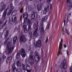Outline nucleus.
<instances>
[{
    "label": "nucleus",
    "instance_id": "obj_1",
    "mask_svg": "<svg viewBox=\"0 0 72 72\" xmlns=\"http://www.w3.org/2000/svg\"><path fill=\"white\" fill-rule=\"evenodd\" d=\"M39 26L38 24H36V23L33 24V29L36 28L33 33V37L34 39H36L39 36V33L37 32L38 31V27Z\"/></svg>",
    "mask_w": 72,
    "mask_h": 72
},
{
    "label": "nucleus",
    "instance_id": "obj_2",
    "mask_svg": "<svg viewBox=\"0 0 72 72\" xmlns=\"http://www.w3.org/2000/svg\"><path fill=\"white\" fill-rule=\"evenodd\" d=\"M12 43L11 42H9L8 44H7L6 48L7 50V53L8 54H11L12 53V51L14 49V47L12 46Z\"/></svg>",
    "mask_w": 72,
    "mask_h": 72
},
{
    "label": "nucleus",
    "instance_id": "obj_3",
    "mask_svg": "<svg viewBox=\"0 0 72 72\" xmlns=\"http://www.w3.org/2000/svg\"><path fill=\"white\" fill-rule=\"evenodd\" d=\"M46 19H47V17H46V16L43 17L41 19V21L40 22V25H41V30H40V32L42 33L44 31V28L43 26H44V22H43L45 21L46 20Z\"/></svg>",
    "mask_w": 72,
    "mask_h": 72
},
{
    "label": "nucleus",
    "instance_id": "obj_4",
    "mask_svg": "<svg viewBox=\"0 0 72 72\" xmlns=\"http://www.w3.org/2000/svg\"><path fill=\"white\" fill-rule=\"evenodd\" d=\"M33 45L35 48H40L41 47V40H38L36 43H33Z\"/></svg>",
    "mask_w": 72,
    "mask_h": 72
},
{
    "label": "nucleus",
    "instance_id": "obj_5",
    "mask_svg": "<svg viewBox=\"0 0 72 72\" xmlns=\"http://www.w3.org/2000/svg\"><path fill=\"white\" fill-rule=\"evenodd\" d=\"M14 8V7L13 6L12 3H11L8 6V8L6 9H7V10H9V11L7 14L8 15H10Z\"/></svg>",
    "mask_w": 72,
    "mask_h": 72
},
{
    "label": "nucleus",
    "instance_id": "obj_6",
    "mask_svg": "<svg viewBox=\"0 0 72 72\" xmlns=\"http://www.w3.org/2000/svg\"><path fill=\"white\" fill-rule=\"evenodd\" d=\"M8 18H9L10 23H11V22H14L15 23H17V17H12V16L11 15V16H9ZM13 18H14V19Z\"/></svg>",
    "mask_w": 72,
    "mask_h": 72
},
{
    "label": "nucleus",
    "instance_id": "obj_7",
    "mask_svg": "<svg viewBox=\"0 0 72 72\" xmlns=\"http://www.w3.org/2000/svg\"><path fill=\"white\" fill-rule=\"evenodd\" d=\"M67 62L66 61V59H64L63 61L62 64H61L60 66V68H63L64 69H66L67 67V64H66Z\"/></svg>",
    "mask_w": 72,
    "mask_h": 72
},
{
    "label": "nucleus",
    "instance_id": "obj_8",
    "mask_svg": "<svg viewBox=\"0 0 72 72\" xmlns=\"http://www.w3.org/2000/svg\"><path fill=\"white\" fill-rule=\"evenodd\" d=\"M26 38L25 36L23 35H21L20 38V42L21 44H24L26 42Z\"/></svg>",
    "mask_w": 72,
    "mask_h": 72
},
{
    "label": "nucleus",
    "instance_id": "obj_9",
    "mask_svg": "<svg viewBox=\"0 0 72 72\" xmlns=\"http://www.w3.org/2000/svg\"><path fill=\"white\" fill-rule=\"evenodd\" d=\"M27 25L28 26V30H32V28H31V26L32 24V23L31 21V20L29 19H28V23Z\"/></svg>",
    "mask_w": 72,
    "mask_h": 72
},
{
    "label": "nucleus",
    "instance_id": "obj_10",
    "mask_svg": "<svg viewBox=\"0 0 72 72\" xmlns=\"http://www.w3.org/2000/svg\"><path fill=\"white\" fill-rule=\"evenodd\" d=\"M4 36L5 39H6L4 43V45H7V42H8V40H9V38L8 37V38H7V37H8V33H5V34L4 35Z\"/></svg>",
    "mask_w": 72,
    "mask_h": 72
},
{
    "label": "nucleus",
    "instance_id": "obj_11",
    "mask_svg": "<svg viewBox=\"0 0 72 72\" xmlns=\"http://www.w3.org/2000/svg\"><path fill=\"white\" fill-rule=\"evenodd\" d=\"M21 56L23 58H24L26 56V51L23 48L21 49Z\"/></svg>",
    "mask_w": 72,
    "mask_h": 72
},
{
    "label": "nucleus",
    "instance_id": "obj_12",
    "mask_svg": "<svg viewBox=\"0 0 72 72\" xmlns=\"http://www.w3.org/2000/svg\"><path fill=\"white\" fill-rule=\"evenodd\" d=\"M8 12V9H5L3 14V16L2 17V19L3 21H4L5 19V17H6V13Z\"/></svg>",
    "mask_w": 72,
    "mask_h": 72
},
{
    "label": "nucleus",
    "instance_id": "obj_13",
    "mask_svg": "<svg viewBox=\"0 0 72 72\" xmlns=\"http://www.w3.org/2000/svg\"><path fill=\"white\" fill-rule=\"evenodd\" d=\"M50 8V6L48 5L46 6V7L44 9V10L43 11V13L44 14H46L47 12V10L49 9V8Z\"/></svg>",
    "mask_w": 72,
    "mask_h": 72
},
{
    "label": "nucleus",
    "instance_id": "obj_14",
    "mask_svg": "<svg viewBox=\"0 0 72 72\" xmlns=\"http://www.w3.org/2000/svg\"><path fill=\"white\" fill-rule=\"evenodd\" d=\"M42 6V3H39L37 5V9L38 11L39 12V11H40L41 10Z\"/></svg>",
    "mask_w": 72,
    "mask_h": 72
},
{
    "label": "nucleus",
    "instance_id": "obj_15",
    "mask_svg": "<svg viewBox=\"0 0 72 72\" xmlns=\"http://www.w3.org/2000/svg\"><path fill=\"white\" fill-rule=\"evenodd\" d=\"M22 25V27L23 28L24 27V32L25 33H27L29 30H28H28H27V25Z\"/></svg>",
    "mask_w": 72,
    "mask_h": 72
},
{
    "label": "nucleus",
    "instance_id": "obj_16",
    "mask_svg": "<svg viewBox=\"0 0 72 72\" xmlns=\"http://www.w3.org/2000/svg\"><path fill=\"white\" fill-rule=\"evenodd\" d=\"M16 65L17 67H21L22 66V64L21 63V61L17 60L16 62Z\"/></svg>",
    "mask_w": 72,
    "mask_h": 72
},
{
    "label": "nucleus",
    "instance_id": "obj_17",
    "mask_svg": "<svg viewBox=\"0 0 72 72\" xmlns=\"http://www.w3.org/2000/svg\"><path fill=\"white\" fill-rule=\"evenodd\" d=\"M62 42H60V45L59 46V48H58V51L59 52V54H62V52H60V50L62 48Z\"/></svg>",
    "mask_w": 72,
    "mask_h": 72
},
{
    "label": "nucleus",
    "instance_id": "obj_18",
    "mask_svg": "<svg viewBox=\"0 0 72 72\" xmlns=\"http://www.w3.org/2000/svg\"><path fill=\"white\" fill-rule=\"evenodd\" d=\"M23 17L24 19H27L28 18V14L26 12L24 13Z\"/></svg>",
    "mask_w": 72,
    "mask_h": 72
},
{
    "label": "nucleus",
    "instance_id": "obj_19",
    "mask_svg": "<svg viewBox=\"0 0 72 72\" xmlns=\"http://www.w3.org/2000/svg\"><path fill=\"white\" fill-rule=\"evenodd\" d=\"M18 39V37L16 36L15 37L13 38V43L14 44H15L16 43V41Z\"/></svg>",
    "mask_w": 72,
    "mask_h": 72
},
{
    "label": "nucleus",
    "instance_id": "obj_20",
    "mask_svg": "<svg viewBox=\"0 0 72 72\" xmlns=\"http://www.w3.org/2000/svg\"><path fill=\"white\" fill-rule=\"evenodd\" d=\"M5 8H6V4H3L1 8V11H3V10H4Z\"/></svg>",
    "mask_w": 72,
    "mask_h": 72
},
{
    "label": "nucleus",
    "instance_id": "obj_21",
    "mask_svg": "<svg viewBox=\"0 0 72 72\" xmlns=\"http://www.w3.org/2000/svg\"><path fill=\"white\" fill-rule=\"evenodd\" d=\"M22 70L23 71H26V66L23 63L22 64Z\"/></svg>",
    "mask_w": 72,
    "mask_h": 72
},
{
    "label": "nucleus",
    "instance_id": "obj_22",
    "mask_svg": "<svg viewBox=\"0 0 72 72\" xmlns=\"http://www.w3.org/2000/svg\"><path fill=\"white\" fill-rule=\"evenodd\" d=\"M21 55L19 53H17L16 55V58H17V59H19V58H20V56Z\"/></svg>",
    "mask_w": 72,
    "mask_h": 72
},
{
    "label": "nucleus",
    "instance_id": "obj_23",
    "mask_svg": "<svg viewBox=\"0 0 72 72\" xmlns=\"http://www.w3.org/2000/svg\"><path fill=\"white\" fill-rule=\"evenodd\" d=\"M12 56L8 57L7 59L6 63H8V60H12Z\"/></svg>",
    "mask_w": 72,
    "mask_h": 72
},
{
    "label": "nucleus",
    "instance_id": "obj_24",
    "mask_svg": "<svg viewBox=\"0 0 72 72\" xmlns=\"http://www.w3.org/2000/svg\"><path fill=\"white\" fill-rule=\"evenodd\" d=\"M29 58L30 59V60H34L33 59V55H31V54H30V56H29Z\"/></svg>",
    "mask_w": 72,
    "mask_h": 72
},
{
    "label": "nucleus",
    "instance_id": "obj_25",
    "mask_svg": "<svg viewBox=\"0 0 72 72\" xmlns=\"http://www.w3.org/2000/svg\"><path fill=\"white\" fill-rule=\"evenodd\" d=\"M35 60L37 62H38L40 60V57H39V56H38L36 59H35Z\"/></svg>",
    "mask_w": 72,
    "mask_h": 72
},
{
    "label": "nucleus",
    "instance_id": "obj_26",
    "mask_svg": "<svg viewBox=\"0 0 72 72\" xmlns=\"http://www.w3.org/2000/svg\"><path fill=\"white\" fill-rule=\"evenodd\" d=\"M27 19H24V21L23 22V25H24L27 22Z\"/></svg>",
    "mask_w": 72,
    "mask_h": 72
},
{
    "label": "nucleus",
    "instance_id": "obj_27",
    "mask_svg": "<svg viewBox=\"0 0 72 72\" xmlns=\"http://www.w3.org/2000/svg\"><path fill=\"white\" fill-rule=\"evenodd\" d=\"M30 63L31 65H32L34 63V60H30Z\"/></svg>",
    "mask_w": 72,
    "mask_h": 72
},
{
    "label": "nucleus",
    "instance_id": "obj_28",
    "mask_svg": "<svg viewBox=\"0 0 72 72\" xmlns=\"http://www.w3.org/2000/svg\"><path fill=\"white\" fill-rule=\"evenodd\" d=\"M69 8H71L72 7V2H70L69 4Z\"/></svg>",
    "mask_w": 72,
    "mask_h": 72
},
{
    "label": "nucleus",
    "instance_id": "obj_29",
    "mask_svg": "<svg viewBox=\"0 0 72 72\" xmlns=\"http://www.w3.org/2000/svg\"><path fill=\"white\" fill-rule=\"evenodd\" d=\"M29 36L30 37V38H32V37H33V34H32V33H29Z\"/></svg>",
    "mask_w": 72,
    "mask_h": 72
},
{
    "label": "nucleus",
    "instance_id": "obj_30",
    "mask_svg": "<svg viewBox=\"0 0 72 72\" xmlns=\"http://www.w3.org/2000/svg\"><path fill=\"white\" fill-rule=\"evenodd\" d=\"M32 19H33L34 18H35V14H32Z\"/></svg>",
    "mask_w": 72,
    "mask_h": 72
},
{
    "label": "nucleus",
    "instance_id": "obj_31",
    "mask_svg": "<svg viewBox=\"0 0 72 72\" xmlns=\"http://www.w3.org/2000/svg\"><path fill=\"white\" fill-rule=\"evenodd\" d=\"M18 72H21V69L19 68H18L16 70Z\"/></svg>",
    "mask_w": 72,
    "mask_h": 72
},
{
    "label": "nucleus",
    "instance_id": "obj_32",
    "mask_svg": "<svg viewBox=\"0 0 72 72\" xmlns=\"http://www.w3.org/2000/svg\"><path fill=\"white\" fill-rule=\"evenodd\" d=\"M15 62H14L13 63V65L12 66V67L13 69H16L15 68Z\"/></svg>",
    "mask_w": 72,
    "mask_h": 72
},
{
    "label": "nucleus",
    "instance_id": "obj_33",
    "mask_svg": "<svg viewBox=\"0 0 72 72\" xmlns=\"http://www.w3.org/2000/svg\"><path fill=\"white\" fill-rule=\"evenodd\" d=\"M66 33L68 35H69V33L68 32V30H67V29H66Z\"/></svg>",
    "mask_w": 72,
    "mask_h": 72
},
{
    "label": "nucleus",
    "instance_id": "obj_34",
    "mask_svg": "<svg viewBox=\"0 0 72 72\" xmlns=\"http://www.w3.org/2000/svg\"><path fill=\"white\" fill-rule=\"evenodd\" d=\"M6 23H7V21H6L5 22V23H4V25H3L2 26V27H4V26H6Z\"/></svg>",
    "mask_w": 72,
    "mask_h": 72
},
{
    "label": "nucleus",
    "instance_id": "obj_35",
    "mask_svg": "<svg viewBox=\"0 0 72 72\" xmlns=\"http://www.w3.org/2000/svg\"><path fill=\"white\" fill-rule=\"evenodd\" d=\"M50 1H51V0H47V2L48 4H49L50 3Z\"/></svg>",
    "mask_w": 72,
    "mask_h": 72
},
{
    "label": "nucleus",
    "instance_id": "obj_36",
    "mask_svg": "<svg viewBox=\"0 0 72 72\" xmlns=\"http://www.w3.org/2000/svg\"><path fill=\"white\" fill-rule=\"evenodd\" d=\"M15 14L16 13H15V11H14L12 12V15H15Z\"/></svg>",
    "mask_w": 72,
    "mask_h": 72
},
{
    "label": "nucleus",
    "instance_id": "obj_37",
    "mask_svg": "<svg viewBox=\"0 0 72 72\" xmlns=\"http://www.w3.org/2000/svg\"><path fill=\"white\" fill-rule=\"evenodd\" d=\"M35 56H37V57H38V53L36 52H35Z\"/></svg>",
    "mask_w": 72,
    "mask_h": 72
},
{
    "label": "nucleus",
    "instance_id": "obj_38",
    "mask_svg": "<svg viewBox=\"0 0 72 72\" xmlns=\"http://www.w3.org/2000/svg\"><path fill=\"white\" fill-rule=\"evenodd\" d=\"M50 26V24H48L47 26V28L48 29H49V26Z\"/></svg>",
    "mask_w": 72,
    "mask_h": 72
},
{
    "label": "nucleus",
    "instance_id": "obj_39",
    "mask_svg": "<svg viewBox=\"0 0 72 72\" xmlns=\"http://www.w3.org/2000/svg\"><path fill=\"white\" fill-rule=\"evenodd\" d=\"M66 1L67 4H68L70 2L71 0H66Z\"/></svg>",
    "mask_w": 72,
    "mask_h": 72
},
{
    "label": "nucleus",
    "instance_id": "obj_40",
    "mask_svg": "<svg viewBox=\"0 0 72 72\" xmlns=\"http://www.w3.org/2000/svg\"><path fill=\"white\" fill-rule=\"evenodd\" d=\"M26 70L27 72H31V70H28V69H26Z\"/></svg>",
    "mask_w": 72,
    "mask_h": 72
},
{
    "label": "nucleus",
    "instance_id": "obj_41",
    "mask_svg": "<svg viewBox=\"0 0 72 72\" xmlns=\"http://www.w3.org/2000/svg\"><path fill=\"white\" fill-rule=\"evenodd\" d=\"M23 7H22V8L21 9V10L20 11V12L21 13H22L23 12Z\"/></svg>",
    "mask_w": 72,
    "mask_h": 72
},
{
    "label": "nucleus",
    "instance_id": "obj_42",
    "mask_svg": "<svg viewBox=\"0 0 72 72\" xmlns=\"http://www.w3.org/2000/svg\"><path fill=\"white\" fill-rule=\"evenodd\" d=\"M17 71L16 69H13V72H15Z\"/></svg>",
    "mask_w": 72,
    "mask_h": 72
},
{
    "label": "nucleus",
    "instance_id": "obj_43",
    "mask_svg": "<svg viewBox=\"0 0 72 72\" xmlns=\"http://www.w3.org/2000/svg\"><path fill=\"white\" fill-rule=\"evenodd\" d=\"M46 43H47V42H48V38H46Z\"/></svg>",
    "mask_w": 72,
    "mask_h": 72
},
{
    "label": "nucleus",
    "instance_id": "obj_44",
    "mask_svg": "<svg viewBox=\"0 0 72 72\" xmlns=\"http://www.w3.org/2000/svg\"><path fill=\"white\" fill-rule=\"evenodd\" d=\"M27 67H29V68H30V66L28 65H27L26 66V69H27Z\"/></svg>",
    "mask_w": 72,
    "mask_h": 72
},
{
    "label": "nucleus",
    "instance_id": "obj_45",
    "mask_svg": "<svg viewBox=\"0 0 72 72\" xmlns=\"http://www.w3.org/2000/svg\"><path fill=\"white\" fill-rule=\"evenodd\" d=\"M70 72H72V67H70Z\"/></svg>",
    "mask_w": 72,
    "mask_h": 72
},
{
    "label": "nucleus",
    "instance_id": "obj_46",
    "mask_svg": "<svg viewBox=\"0 0 72 72\" xmlns=\"http://www.w3.org/2000/svg\"><path fill=\"white\" fill-rule=\"evenodd\" d=\"M36 23H37V24H37L38 26H39V21H37L36 22Z\"/></svg>",
    "mask_w": 72,
    "mask_h": 72
},
{
    "label": "nucleus",
    "instance_id": "obj_47",
    "mask_svg": "<svg viewBox=\"0 0 72 72\" xmlns=\"http://www.w3.org/2000/svg\"><path fill=\"white\" fill-rule=\"evenodd\" d=\"M22 15L21 16H20V21H22Z\"/></svg>",
    "mask_w": 72,
    "mask_h": 72
},
{
    "label": "nucleus",
    "instance_id": "obj_48",
    "mask_svg": "<svg viewBox=\"0 0 72 72\" xmlns=\"http://www.w3.org/2000/svg\"><path fill=\"white\" fill-rule=\"evenodd\" d=\"M3 59H5V58H6V56H5V55H3Z\"/></svg>",
    "mask_w": 72,
    "mask_h": 72
},
{
    "label": "nucleus",
    "instance_id": "obj_49",
    "mask_svg": "<svg viewBox=\"0 0 72 72\" xmlns=\"http://www.w3.org/2000/svg\"><path fill=\"white\" fill-rule=\"evenodd\" d=\"M1 61H2V58L1 57L0 58V64H1Z\"/></svg>",
    "mask_w": 72,
    "mask_h": 72
},
{
    "label": "nucleus",
    "instance_id": "obj_50",
    "mask_svg": "<svg viewBox=\"0 0 72 72\" xmlns=\"http://www.w3.org/2000/svg\"><path fill=\"white\" fill-rule=\"evenodd\" d=\"M66 52L67 53V55H68L69 52H68V50H66Z\"/></svg>",
    "mask_w": 72,
    "mask_h": 72
},
{
    "label": "nucleus",
    "instance_id": "obj_51",
    "mask_svg": "<svg viewBox=\"0 0 72 72\" xmlns=\"http://www.w3.org/2000/svg\"><path fill=\"white\" fill-rule=\"evenodd\" d=\"M70 18L69 17H68L67 19V22H68V21H69V19Z\"/></svg>",
    "mask_w": 72,
    "mask_h": 72
},
{
    "label": "nucleus",
    "instance_id": "obj_52",
    "mask_svg": "<svg viewBox=\"0 0 72 72\" xmlns=\"http://www.w3.org/2000/svg\"><path fill=\"white\" fill-rule=\"evenodd\" d=\"M52 69H53V67H52L51 68H50L51 71H50V72H51V71L52 70Z\"/></svg>",
    "mask_w": 72,
    "mask_h": 72
},
{
    "label": "nucleus",
    "instance_id": "obj_53",
    "mask_svg": "<svg viewBox=\"0 0 72 72\" xmlns=\"http://www.w3.org/2000/svg\"><path fill=\"white\" fill-rule=\"evenodd\" d=\"M67 47V46L66 44H64V48H66Z\"/></svg>",
    "mask_w": 72,
    "mask_h": 72
},
{
    "label": "nucleus",
    "instance_id": "obj_54",
    "mask_svg": "<svg viewBox=\"0 0 72 72\" xmlns=\"http://www.w3.org/2000/svg\"><path fill=\"white\" fill-rule=\"evenodd\" d=\"M29 9L31 10V9H32L31 8V7H29Z\"/></svg>",
    "mask_w": 72,
    "mask_h": 72
},
{
    "label": "nucleus",
    "instance_id": "obj_55",
    "mask_svg": "<svg viewBox=\"0 0 72 72\" xmlns=\"http://www.w3.org/2000/svg\"><path fill=\"white\" fill-rule=\"evenodd\" d=\"M66 22V20L64 19V25H65V22Z\"/></svg>",
    "mask_w": 72,
    "mask_h": 72
},
{
    "label": "nucleus",
    "instance_id": "obj_56",
    "mask_svg": "<svg viewBox=\"0 0 72 72\" xmlns=\"http://www.w3.org/2000/svg\"><path fill=\"white\" fill-rule=\"evenodd\" d=\"M50 9H51V8H52V6H51V4H50Z\"/></svg>",
    "mask_w": 72,
    "mask_h": 72
},
{
    "label": "nucleus",
    "instance_id": "obj_57",
    "mask_svg": "<svg viewBox=\"0 0 72 72\" xmlns=\"http://www.w3.org/2000/svg\"><path fill=\"white\" fill-rule=\"evenodd\" d=\"M2 23H3V22H1V21H0V25H1Z\"/></svg>",
    "mask_w": 72,
    "mask_h": 72
},
{
    "label": "nucleus",
    "instance_id": "obj_58",
    "mask_svg": "<svg viewBox=\"0 0 72 72\" xmlns=\"http://www.w3.org/2000/svg\"><path fill=\"white\" fill-rule=\"evenodd\" d=\"M29 1H33V0H28Z\"/></svg>",
    "mask_w": 72,
    "mask_h": 72
},
{
    "label": "nucleus",
    "instance_id": "obj_59",
    "mask_svg": "<svg viewBox=\"0 0 72 72\" xmlns=\"http://www.w3.org/2000/svg\"><path fill=\"white\" fill-rule=\"evenodd\" d=\"M68 18H69V15H68Z\"/></svg>",
    "mask_w": 72,
    "mask_h": 72
},
{
    "label": "nucleus",
    "instance_id": "obj_60",
    "mask_svg": "<svg viewBox=\"0 0 72 72\" xmlns=\"http://www.w3.org/2000/svg\"><path fill=\"white\" fill-rule=\"evenodd\" d=\"M69 15H71V13H70Z\"/></svg>",
    "mask_w": 72,
    "mask_h": 72
},
{
    "label": "nucleus",
    "instance_id": "obj_61",
    "mask_svg": "<svg viewBox=\"0 0 72 72\" xmlns=\"http://www.w3.org/2000/svg\"><path fill=\"white\" fill-rule=\"evenodd\" d=\"M5 72H9V71H6Z\"/></svg>",
    "mask_w": 72,
    "mask_h": 72
},
{
    "label": "nucleus",
    "instance_id": "obj_62",
    "mask_svg": "<svg viewBox=\"0 0 72 72\" xmlns=\"http://www.w3.org/2000/svg\"><path fill=\"white\" fill-rule=\"evenodd\" d=\"M40 1H41V0H39Z\"/></svg>",
    "mask_w": 72,
    "mask_h": 72
},
{
    "label": "nucleus",
    "instance_id": "obj_63",
    "mask_svg": "<svg viewBox=\"0 0 72 72\" xmlns=\"http://www.w3.org/2000/svg\"><path fill=\"white\" fill-rule=\"evenodd\" d=\"M61 42H62V40H61Z\"/></svg>",
    "mask_w": 72,
    "mask_h": 72
},
{
    "label": "nucleus",
    "instance_id": "obj_64",
    "mask_svg": "<svg viewBox=\"0 0 72 72\" xmlns=\"http://www.w3.org/2000/svg\"><path fill=\"white\" fill-rule=\"evenodd\" d=\"M10 71V70L9 71Z\"/></svg>",
    "mask_w": 72,
    "mask_h": 72
}]
</instances>
